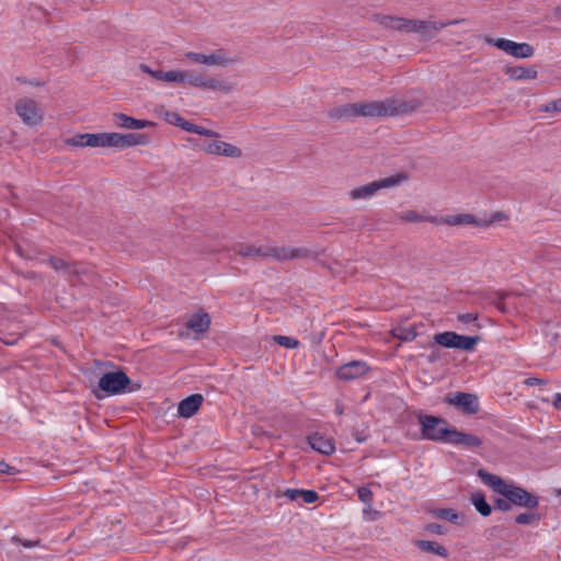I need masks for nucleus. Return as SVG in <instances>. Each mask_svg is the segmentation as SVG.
<instances>
[{
	"label": "nucleus",
	"instance_id": "obj_1",
	"mask_svg": "<svg viewBox=\"0 0 561 561\" xmlns=\"http://www.w3.org/2000/svg\"><path fill=\"white\" fill-rule=\"evenodd\" d=\"M478 477L484 484L491 486L494 492L507 499L512 505L529 510L536 508L539 505V501L536 495L529 493L527 490L520 486L515 485L514 483L506 482L496 474H492L483 469H479Z\"/></svg>",
	"mask_w": 561,
	"mask_h": 561
},
{
	"label": "nucleus",
	"instance_id": "obj_2",
	"mask_svg": "<svg viewBox=\"0 0 561 561\" xmlns=\"http://www.w3.org/2000/svg\"><path fill=\"white\" fill-rule=\"evenodd\" d=\"M178 83L222 93H231L234 90L231 82L209 77L197 69L179 70Z\"/></svg>",
	"mask_w": 561,
	"mask_h": 561
},
{
	"label": "nucleus",
	"instance_id": "obj_3",
	"mask_svg": "<svg viewBox=\"0 0 561 561\" xmlns=\"http://www.w3.org/2000/svg\"><path fill=\"white\" fill-rule=\"evenodd\" d=\"M405 179V175L397 174L377 181H373L370 183L351 190L348 192V197L352 201L369 199L381 190L391 188L400 185Z\"/></svg>",
	"mask_w": 561,
	"mask_h": 561
},
{
	"label": "nucleus",
	"instance_id": "obj_4",
	"mask_svg": "<svg viewBox=\"0 0 561 561\" xmlns=\"http://www.w3.org/2000/svg\"><path fill=\"white\" fill-rule=\"evenodd\" d=\"M99 388L107 394H119L133 392L140 388V385H131L130 378L123 370L107 371L99 379Z\"/></svg>",
	"mask_w": 561,
	"mask_h": 561
},
{
	"label": "nucleus",
	"instance_id": "obj_5",
	"mask_svg": "<svg viewBox=\"0 0 561 561\" xmlns=\"http://www.w3.org/2000/svg\"><path fill=\"white\" fill-rule=\"evenodd\" d=\"M100 147L126 149L147 145L150 140L146 134L100 133Z\"/></svg>",
	"mask_w": 561,
	"mask_h": 561
},
{
	"label": "nucleus",
	"instance_id": "obj_6",
	"mask_svg": "<svg viewBox=\"0 0 561 561\" xmlns=\"http://www.w3.org/2000/svg\"><path fill=\"white\" fill-rule=\"evenodd\" d=\"M399 113H401V104H397L392 99L357 103L358 117H387Z\"/></svg>",
	"mask_w": 561,
	"mask_h": 561
},
{
	"label": "nucleus",
	"instance_id": "obj_7",
	"mask_svg": "<svg viewBox=\"0 0 561 561\" xmlns=\"http://www.w3.org/2000/svg\"><path fill=\"white\" fill-rule=\"evenodd\" d=\"M417 419L424 438L447 443V436L451 428L447 426V422L445 420L425 414H419Z\"/></svg>",
	"mask_w": 561,
	"mask_h": 561
},
{
	"label": "nucleus",
	"instance_id": "obj_8",
	"mask_svg": "<svg viewBox=\"0 0 561 561\" xmlns=\"http://www.w3.org/2000/svg\"><path fill=\"white\" fill-rule=\"evenodd\" d=\"M436 344L446 348H457L466 352L474 350L476 345L480 341L479 336H465L453 331H446L436 333L433 336Z\"/></svg>",
	"mask_w": 561,
	"mask_h": 561
},
{
	"label": "nucleus",
	"instance_id": "obj_9",
	"mask_svg": "<svg viewBox=\"0 0 561 561\" xmlns=\"http://www.w3.org/2000/svg\"><path fill=\"white\" fill-rule=\"evenodd\" d=\"M184 57L193 64H202L209 67H228L238 62L236 57L229 56L224 49H217L209 54L186 51Z\"/></svg>",
	"mask_w": 561,
	"mask_h": 561
},
{
	"label": "nucleus",
	"instance_id": "obj_10",
	"mask_svg": "<svg viewBox=\"0 0 561 561\" xmlns=\"http://www.w3.org/2000/svg\"><path fill=\"white\" fill-rule=\"evenodd\" d=\"M49 264L55 271H65L69 277H75L83 285L94 284L95 274L87 267L77 263H67L65 260L56 256L49 257Z\"/></svg>",
	"mask_w": 561,
	"mask_h": 561
},
{
	"label": "nucleus",
	"instance_id": "obj_11",
	"mask_svg": "<svg viewBox=\"0 0 561 561\" xmlns=\"http://www.w3.org/2000/svg\"><path fill=\"white\" fill-rule=\"evenodd\" d=\"M485 42L515 58H529L534 55V47L527 43H516L506 38L486 37Z\"/></svg>",
	"mask_w": 561,
	"mask_h": 561
},
{
	"label": "nucleus",
	"instance_id": "obj_12",
	"mask_svg": "<svg viewBox=\"0 0 561 561\" xmlns=\"http://www.w3.org/2000/svg\"><path fill=\"white\" fill-rule=\"evenodd\" d=\"M436 226L447 225L450 227H490V221L480 218L473 214H455L437 216Z\"/></svg>",
	"mask_w": 561,
	"mask_h": 561
},
{
	"label": "nucleus",
	"instance_id": "obj_13",
	"mask_svg": "<svg viewBox=\"0 0 561 561\" xmlns=\"http://www.w3.org/2000/svg\"><path fill=\"white\" fill-rule=\"evenodd\" d=\"M15 111L23 123L28 126L37 125L43 118L38 103L32 99H20L15 104Z\"/></svg>",
	"mask_w": 561,
	"mask_h": 561
},
{
	"label": "nucleus",
	"instance_id": "obj_14",
	"mask_svg": "<svg viewBox=\"0 0 561 561\" xmlns=\"http://www.w3.org/2000/svg\"><path fill=\"white\" fill-rule=\"evenodd\" d=\"M272 256L278 262L295 259H308L312 256V252L307 248H295L289 245H271L268 244V257Z\"/></svg>",
	"mask_w": 561,
	"mask_h": 561
},
{
	"label": "nucleus",
	"instance_id": "obj_15",
	"mask_svg": "<svg viewBox=\"0 0 561 561\" xmlns=\"http://www.w3.org/2000/svg\"><path fill=\"white\" fill-rule=\"evenodd\" d=\"M444 401L460 409L466 414H474L479 410L478 397L472 393L454 392L448 393Z\"/></svg>",
	"mask_w": 561,
	"mask_h": 561
},
{
	"label": "nucleus",
	"instance_id": "obj_16",
	"mask_svg": "<svg viewBox=\"0 0 561 561\" xmlns=\"http://www.w3.org/2000/svg\"><path fill=\"white\" fill-rule=\"evenodd\" d=\"M457 23L454 22H437V21H423V20H411L410 33H416L421 39H432L442 28Z\"/></svg>",
	"mask_w": 561,
	"mask_h": 561
},
{
	"label": "nucleus",
	"instance_id": "obj_17",
	"mask_svg": "<svg viewBox=\"0 0 561 561\" xmlns=\"http://www.w3.org/2000/svg\"><path fill=\"white\" fill-rule=\"evenodd\" d=\"M369 371V366L363 360L348 362L336 369V376L340 380L351 381L360 378Z\"/></svg>",
	"mask_w": 561,
	"mask_h": 561
},
{
	"label": "nucleus",
	"instance_id": "obj_18",
	"mask_svg": "<svg viewBox=\"0 0 561 561\" xmlns=\"http://www.w3.org/2000/svg\"><path fill=\"white\" fill-rule=\"evenodd\" d=\"M375 22L379 25L402 33H410L411 20L393 15H375Z\"/></svg>",
	"mask_w": 561,
	"mask_h": 561
},
{
	"label": "nucleus",
	"instance_id": "obj_19",
	"mask_svg": "<svg viewBox=\"0 0 561 561\" xmlns=\"http://www.w3.org/2000/svg\"><path fill=\"white\" fill-rule=\"evenodd\" d=\"M447 443L453 445H461L467 448H478L482 445V439L473 434L459 432L456 428H451L447 436Z\"/></svg>",
	"mask_w": 561,
	"mask_h": 561
},
{
	"label": "nucleus",
	"instance_id": "obj_20",
	"mask_svg": "<svg viewBox=\"0 0 561 561\" xmlns=\"http://www.w3.org/2000/svg\"><path fill=\"white\" fill-rule=\"evenodd\" d=\"M113 124L125 129H142L154 125L151 121L134 118L123 113L113 114Z\"/></svg>",
	"mask_w": 561,
	"mask_h": 561
},
{
	"label": "nucleus",
	"instance_id": "obj_21",
	"mask_svg": "<svg viewBox=\"0 0 561 561\" xmlns=\"http://www.w3.org/2000/svg\"><path fill=\"white\" fill-rule=\"evenodd\" d=\"M232 251L243 257H268V244L238 243Z\"/></svg>",
	"mask_w": 561,
	"mask_h": 561
},
{
	"label": "nucleus",
	"instance_id": "obj_22",
	"mask_svg": "<svg viewBox=\"0 0 561 561\" xmlns=\"http://www.w3.org/2000/svg\"><path fill=\"white\" fill-rule=\"evenodd\" d=\"M203 396L195 393L185 398L179 403L178 413L182 417H191L193 416L203 403Z\"/></svg>",
	"mask_w": 561,
	"mask_h": 561
},
{
	"label": "nucleus",
	"instance_id": "obj_23",
	"mask_svg": "<svg viewBox=\"0 0 561 561\" xmlns=\"http://www.w3.org/2000/svg\"><path fill=\"white\" fill-rule=\"evenodd\" d=\"M327 115L332 121L352 119L358 117L357 103H346L328 110Z\"/></svg>",
	"mask_w": 561,
	"mask_h": 561
},
{
	"label": "nucleus",
	"instance_id": "obj_24",
	"mask_svg": "<svg viewBox=\"0 0 561 561\" xmlns=\"http://www.w3.org/2000/svg\"><path fill=\"white\" fill-rule=\"evenodd\" d=\"M311 448L323 455H331L335 450L332 438L320 433H314L308 437Z\"/></svg>",
	"mask_w": 561,
	"mask_h": 561
},
{
	"label": "nucleus",
	"instance_id": "obj_25",
	"mask_svg": "<svg viewBox=\"0 0 561 561\" xmlns=\"http://www.w3.org/2000/svg\"><path fill=\"white\" fill-rule=\"evenodd\" d=\"M214 138V148L211 154L214 156H222L226 158H240L242 156V150L229 142L222 141L219 139V136L217 138Z\"/></svg>",
	"mask_w": 561,
	"mask_h": 561
},
{
	"label": "nucleus",
	"instance_id": "obj_26",
	"mask_svg": "<svg viewBox=\"0 0 561 561\" xmlns=\"http://www.w3.org/2000/svg\"><path fill=\"white\" fill-rule=\"evenodd\" d=\"M100 133L96 134H78L75 135L71 138L66 139V145L72 146V147H92L96 148L100 147Z\"/></svg>",
	"mask_w": 561,
	"mask_h": 561
},
{
	"label": "nucleus",
	"instance_id": "obj_27",
	"mask_svg": "<svg viewBox=\"0 0 561 561\" xmlns=\"http://www.w3.org/2000/svg\"><path fill=\"white\" fill-rule=\"evenodd\" d=\"M511 80H533L537 78V70L534 67L512 66L504 69Z\"/></svg>",
	"mask_w": 561,
	"mask_h": 561
},
{
	"label": "nucleus",
	"instance_id": "obj_28",
	"mask_svg": "<svg viewBox=\"0 0 561 561\" xmlns=\"http://www.w3.org/2000/svg\"><path fill=\"white\" fill-rule=\"evenodd\" d=\"M210 317L206 312L194 313L190 317L186 328L195 333H204L209 329Z\"/></svg>",
	"mask_w": 561,
	"mask_h": 561
},
{
	"label": "nucleus",
	"instance_id": "obj_29",
	"mask_svg": "<svg viewBox=\"0 0 561 561\" xmlns=\"http://www.w3.org/2000/svg\"><path fill=\"white\" fill-rule=\"evenodd\" d=\"M399 219L404 222H431L436 225L437 216L420 214L416 210L408 209L399 214Z\"/></svg>",
	"mask_w": 561,
	"mask_h": 561
},
{
	"label": "nucleus",
	"instance_id": "obj_30",
	"mask_svg": "<svg viewBox=\"0 0 561 561\" xmlns=\"http://www.w3.org/2000/svg\"><path fill=\"white\" fill-rule=\"evenodd\" d=\"M416 547L422 550V551H425V552H428V553H434L436 556H439L442 558H447L448 557V551L447 549L435 542V541H430V540H417L416 541Z\"/></svg>",
	"mask_w": 561,
	"mask_h": 561
},
{
	"label": "nucleus",
	"instance_id": "obj_31",
	"mask_svg": "<svg viewBox=\"0 0 561 561\" xmlns=\"http://www.w3.org/2000/svg\"><path fill=\"white\" fill-rule=\"evenodd\" d=\"M180 127L185 131L198 134L201 136L215 137V138L218 137L217 131H215L213 129L205 128V127L196 125V124H193L192 122H188L184 118H183Z\"/></svg>",
	"mask_w": 561,
	"mask_h": 561
},
{
	"label": "nucleus",
	"instance_id": "obj_32",
	"mask_svg": "<svg viewBox=\"0 0 561 561\" xmlns=\"http://www.w3.org/2000/svg\"><path fill=\"white\" fill-rule=\"evenodd\" d=\"M434 515L440 519L448 520L455 525H461L465 522V516L453 508L436 510L434 512Z\"/></svg>",
	"mask_w": 561,
	"mask_h": 561
},
{
	"label": "nucleus",
	"instance_id": "obj_33",
	"mask_svg": "<svg viewBox=\"0 0 561 561\" xmlns=\"http://www.w3.org/2000/svg\"><path fill=\"white\" fill-rule=\"evenodd\" d=\"M471 503L482 516H489L492 512V508L486 502L484 495L480 492L472 494Z\"/></svg>",
	"mask_w": 561,
	"mask_h": 561
},
{
	"label": "nucleus",
	"instance_id": "obj_34",
	"mask_svg": "<svg viewBox=\"0 0 561 561\" xmlns=\"http://www.w3.org/2000/svg\"><path fill=\"white\" fill-rule=\"evenodd\" d=\"M392 335L401 341L410 342L416 337L417 333L416 328L414 325H410L408 328L399 327L393 329Z\"/></svg>",
	"mask_w": 561,
	"mask_h": 561
},
{
	"label": "nucleus",
	"instance_id": "obj_35",
	"mask_svg": "<svg viewBox=\"0 0 561 561\" xmlns=\"http://www.w3.org/2000/svg\"><path fill=\"white\" fill-rule=\"evenodd\" d=\"M179 70H157L154 72V79L157 81L167 82V83H178Z\"/></svg>",
	"mask_w": 561,
	"mask_h": 561
},
{
	"label": "nucleus",
	"instance_id": "obj_36",
	"mask_svg": "<svg viewBox=\"0 0 561 561\" xmlns=\"http://www.w3.org/2000/svg\"><path fill=\"white\" fill-rule=\"evenodd\" d=\"M273 340L280 346L286 348H297L300 342L294 337L286 335H274Z\"/></svg>",
	"mask_w": 561,
	"mask_h": 561
},
{
	"label": "nucleus",
	"instance_id": "obj_37",
	"mask_svg": "<svg viewBox=\"0 0 561 561\" xmlns=\"http://www.w3.org/2000/svg\"><path fill=\"white\" fill-rule=\"evenodd\" d=\"M195 147H198L204 152L211 154L214 148V138H207L205 140L188 139Z\"/></svg>",
	"mask_w": 561,
	"mask_h": 561
},
{
	"label": "nucleus",
	"instance_id": "obj_38",
	"mask_svg": "<svg viewBox=\"0 0 561 561\" xmlns=\"http://www.w3.org/2000/svg\"><path fill=\"white\" fill-rule=\"evenodd\" d=\"M540 516L536 513H522L516 516L515 522L519 525H529L538 522Z\"/></svg>",
	"mask_w": 561,
	"mask_h": 561
},
{
	"label": "nucleus",
	"instance_id": "obj_39",
	"mask_svg": "<svg viewBox=\"0 0 561 561\" xmlns=\"http://www.w3.org/2000/svg\"><path fill=\"white\" fill-rule=\"evenodd\" d=\"M539 110H540V112H543V113H551V114L561 113V98L557 99V100H552V101L548 102L547 104L541 105Z\"/></svg>",
	"mask_w": 561,
	"mask_h": 561
},
{
	"label": "nucleus",
	"instance_id": "obj_40",
	"mask_svg": "<svg viewBox=\"0 0 561 561\" xmlns=\"http://www.w3.org/2000/svg\"><path fill=\"white\" fill-rule=\"evenodd\" d=\"M358 499L366 504L367 506H371L373 503V493L366 486H360L357 490Z\"/></svg>",
	"mask_w": 561,
	"mask_h": 561
},
{
	"label": "nucleus",
	"instance_id": "obj_41",
	"mask_svg": "<svg viewBox=\"0 0 561 561\" xmlns=\"http://www.w3.org/2000/svg\"><path fill=\"white\" fill-rule=\"evenodd\" d=\"M300 497L302 499V501L305 503L311 504V503H314L319 499V495L316 491L302 490Z\"/></svg>",
	"mask_w": 561,
	"mask_h": 561
},
{
	"label": "nucleus",
	"instance_id": "obj_42",
	"mask_svg": "<svg viewBox=\"0 0 561 561\" xmlns=\"http://www.w3.org/2000/svg\"><path fill=\"white\" fill-rule=\"evenodd\" d=\"M164 118H165V121L169 124H172V125H175V126H179V127H180V125H181V123L183 121V117H181L175 112H165Z\"/></svg>",
	"mask_w": 561,
	"mask_h": 561
},
{
	"label": "nucleus",
	"instance_id": "obj_43",
	"mask_svg": "<svg viewBox=\"0 0 561 561\" xmlns=\"http://www.w3.org/2000/svg\"><path fill=\"white\" fill-rule=\"evenodd\" d=\"M12 541L15 542V543H20L22 545L24 548H35L39 545V541L38 540H24L20 537H13L12 538Z\"/></svg>",
	"mask_w": 561,
	"mask_h": 561
},
{
	"label": "nucleus",
	"instance_id": "obj_44",
	"mask_svg": "<svg viewBox=\"0 0 561 561\" xmlns=\"http://www.w3.org/2000/svg\"><path fill=\"white\" fill-rule=\"evenodd\" d=\"M494 506L495 508L500 510V511H503V512H507L511 510L512 507V503L507 500V499H497L495 502H494Z\"/></svg>",
	"mask_w": 561,
	"mask_h": 561
},
{
	"label": "nucleus",
	"instance_id": "obj_45",
	"mask_svg": "<svg viewBox=\"0 0 561 561\" xmlns=\"http://www.w3.org/2000/svg\"><path fill=\"white\" fill-rule=\"evenodd\" d=\"M457 319L459 322L467 324V323L477 321L478 314L477 313H461V314H458Z\"/></svg>",
	"mask_w": 561,
	"mask_h": 561
},
{
	"label": "nucleus",
	"instance_id": "obj_46",
	"mask_svg": "<svg viewBox=\"0 0 561 561\" xmlns=\"http://www.w3.org/2000/svg\"><path fill=\"white\" fill-rule=\"evenodd\" d=\"M301 492H302V490H298V489H287L284 492V495L286 497H288L290 501H296V500L300 499Z\"/></svg>",
	"mask_w": 561,
	"mask_h": 561
},
{
	"label": "nucleus",
	"instance_id": "obj_47",
	"mask_svg": "<svg viewBox=\"0 0 561 561\" xmlns=\"http://www.w3.org/2000/svg\"><path fill=\"white\" fill-rule=\"evenodd\" d=\"M426 529L433 534H437V535H444L446 531H445V528L439 525V524H428L426 526Z\"/></svg>",
	"mask_w": 561,
	"mask_h": 561
},
{
	"label": "nucleus",
	"instance_id": "obj_48",
	"mask_svg": "<svg viewBox=\"0 0 561 561\" xmlns=\"http://www.w3.org/2000/svg\"><path fill=\"white\" fill-rule=\"evenodd\" d=\"M524 383L526 386H529V387H533V386H541V385H546L547 383V380L545 379H540V378H536V377H530V378H527Z\"/></svg>",
	"mask_w": 561,
	"mask_h": 561
},
{
	"label": "nucleus",
	"instance_id": "obj_49",
	"mask_svg": "<svg viewBox=\"0 0 561 561\" xmlns=\"http://www.w3.org/2000/svg\"><path fill=\"white\" fill-rule=\"evenodd\" d=\"M16 469L14 467L9 466L4 461H0V473L14 474Z\"/></svg>",
	"mask_w": 561,
	"mask_h": 561
},
{
	"label": "nucleus",
	"instance_id": "obj_50",
	"mask_svg": "<svg viewBox=\"0 0 561 561\" xmlns=\"http://www.w3.org/2000/svg\"><path fill=\"white\" fill-rule=\"evenodd\" d=\"M496 297L499 298V301L495 302V306L497 307V309H500L502 312H505V306L504 304L502 302V300L505 298L506 294L505 293H502V291H496L495 293Z\"/></svg>",
	"mask_w": 561,
	"mask_h": 561
},
{
	"label": "nucleus",
	"instance_id": "obj_51",
	"mask_svg": "<svg viewBox=\"0 0 561 561\" xmlns=\"http://www.w3.org/2000/svg\"><path fill=\"white\" fill-rule=\"evenodd\" d=\"M505 218H506L505 214H503V213L499 211V213H495V214L492 216V218H491V219H485V220H486V221H490V226H491L493 222H495V221H501V220H503V219H505Z\"/></svg>",
	"mask_w": 561,
	"mask_h": 561
},
{
	"label": "nucleus",
	"instance_id": "obj_52",
	"mask_svg": "<svg viewBox=\"0 0 561 561\" xmlns=\"http://www.w3.org/2000/svg\"><path fill=\"white\" fill-rule=\"evenodd\" d=\"M140 70L147 75H149L150 77H152L154 79V72L157 70H152L149 66H147L146 64H141L139 66Z\"/></svg>",
	"mask_w": 561,
	"mask_h": 561
},
{
	"label": "nucleus",
	"instance_id": "obj_53",
	"mask_svg": "<svg viewBox=\"0 0 561 561\" xmlns=\"http://www.w3.org/2000/svg\"><path fill=\"white\" fill-rule=\"evenodd\" d=\"M140 70L147 75H149L150 77H152L154 79V72L157 70H152L149 66H147L146 64H141L139 66Z\"/></svg>",
	"mask_w": 561,
	"mask_h": 561
},
{
	"label": "nucleus",
	"instance_id": "obj_54",
	"mask_svg": "<svg viewBox=\"0 0 561 561\" xmlns=\"http://www.w3.org/2000/svg\"><path fill=\"white\" fill-rule=\"evenodd\" d=\"M440 354L438 350H434L427 357L428 363H435L437 359H439Z\"/></svg>",
	"mask_w": 561,
	"mask_h": 561
},
{
	"label": "nucleus",
	"instance_id": "obj_55",
	"mask_svg": "<svg viewBox=\"0 0 561 561\" xmlns=\"http://www.w3.org/2000/svg\"><path fill=\"white\" fill-rule=\"evenodd\" d=\"M552 404L556 409L561 410V393L556 396Z\"/></svg>",
	"mask_w": 561,
	"mask_h": 561
},
{
	"label": "nucleus",
	"instance_id": "obj_56",
	"mask_svg": "<svg viewBox=\"0 0 561 561\" xmlns=\"http://www.w3.org/2000/svg\"><path fill=\"white\" fill-rule=\"evenodd\" d=\"M253 434L256 436L265 435L266 433L263 432L260 427H253Z\"/></svg>",
	"mask_w": 561,
	"mask_h": 561
}]
</instances>
